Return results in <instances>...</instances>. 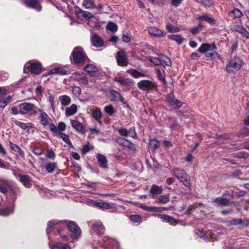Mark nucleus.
<instances>
[{"instance_id": "f257e3e1", "label": "nucleus", "mask_w": 249, "mask_h": 249, "mask_svg": "<svg viewBox=\"0 0 249 249\" xmlns=\"http://www.w3.org/2000/svg\"><path fill=\"white\" fill-rule=\"evenodd\" d=\"M58 225H67L68 229L71 232V236L73 239L77 238L81 234V230L78 225L74 222L50 221L48 222L46 229L47 234H49L50 232V228H58Z\"/></svg>"}, {"instance_id": "f03ea898", "label": "nucleus", "mask_w": 249, "mask_h": 249, "mask_svg": "<svg viewBox=\"0 0 249 249\" xmlns=\"http://www.w3.org/2000/svg\"><path fill=\"white\" fill-rule=\"evenodd\" d=\"M217 49L216 45L214 43H202L198 49L197 51L201 53H205L207 60H214L218 59L220 55L215 50Z\"/></svg>"}, {"instance_id": "7ed1b4c3", "label": "nucleus", "mask_w": 249, "mask_h": 249, "mask_svg": "<svg viewBox=\"0 0 249 249\" xmlns=\"http://www.w3.org/2000/svg\"><path fill=\"white\" fill-rule=\"evenodd\" d=\"M73 62L75 64H82L85 62L87 56L83 49L80 47H75L71 54Z\"/></svg>"}, {"instance_id": "20e7f679", "label": "nucleus", "mask_w": 249, "mask_h": 249, "mask_svg": "<svg viewBox=\"0 0 249 249\" xmlns=\"http://www.w3.org/2000/svg\"><path fill=\"white\" fill-rule=\"evenodd\" d=\"M149 61L156 66L161 65L165 67L166 66H171L172 63L170 59L164 54H160L158 57L150 56L149 59Z\"/></svg>"}, {"instance_id": "39448f33", "label": "nucleus", "mask_w": 249, "mask_h": 249, "mask_svg": "<svg viewBox=\"0 0 249 249\" xmlns=\"http://www.w3.org/2000/svg\"><path fill=\"white\" fill-rule=\"evenodd\" d=\"M23 71L25 73L30 72L31 74L37 75L42 71V65L38 62L33 63L29 62L25 65Z\"/></svg>"}, {"instance_id": "423d86ee", "label": "nucleus", "mask_w": 249, "mask_h": 249, "mask_svg": "<svg viewBox=\"0 0 249 249\" xmlns=\"http://www.w3.org/2000/svg\"><path fill=\"white\" fill-rule=\"evenodd\" d=\"M242 64L243 62L240 58L234 56L229 62L226 70L228 72L237 71L241 68Z\"/></svg>"}, {"instance_id": "0eeeda50", "label": "nucleus", "mask_w": 249, "mask_h": 249, "mask_svg": "<svg viewBox=\"0 0 249 249\" xmlns=\"http://www.w3.org/2000/svg\"><path fill=\"white\" fill-rule=\"evenodd\" d=\"M138 87L143 91H148L157 88L156 83L147 80H142L138 83Z\"/></svg>"}, {"instance_id": "6e6552de", "label": "nucleus", "mask_w": 249, "mask_h": 249, "mask_svg": "<svg viewBox=\"0 0 249 249\" xmlns=\"http://www.w3.org/2000/svg\"><path fill=\"white\" fill-rule=\"evenodd\" d=\"M103 243H102L101 246L104 247L107 249H118L119 243L114 239L106 236L104 237Z\"/></svg>"}, {"instance_id": "1a4fd4ad", "label": "nucleus", "mask_w": 249, "mask_h": 249, "mask_svg": "<svg viewBox=\"0 0 249 249\" xmlns=\"http://www.w3.org/2000/svg\"><path fill=\"white\" fill-rule=\"evenodd\" d=\"M117 64L120 66L125 67L128 64V59L125 52H118L116 56Z\"/></svg>"}, {"instance_id": "9d476101", "label": "nucleus", "mask_w": 249, "mask_h": 249, "mask_svg": "<svg viewBox=\"0 0 249 249\" xmlns=\"http://www.w3.org/2000/svg\"><path fill=\"white\" fill-rule=\"evenodd\" d=\"M114 81L123 86L131 87L134 86V82L132 79L124 76H116Z\"/></svg>"}, {"instance_id": "9b49d317", "label": "nucleus", "mask_w": 249, "mask_h": 249, "mask_svg": "<svg viewBox=\"0 0 249 249\" xmlns=\"http://www.w3.org/2000/svg\"><path fill=\"white\" fill-rule=\"evenodd\" d=\"M14 175L19 178V181L25 187L30 188L32 187V179L29 176L21 174H18L17 175L14 174Z\"/></svg>"}, {"instance_id": "f8f14e48", "label": "nucleus", "mask_w": 249, "mask_h": 249, "mask_svg": "<svg viewBox=\"0 0 249 249\" xmlns=\"http://www.w3.org/2000/svg\"><path fill=\"white\" fill-rule=\"evenodd\" d=\"M167 101L171 107L176 109L180 107L183 104V103L175 98L173 94H168Z\"/></svg>"}, {"instance_id": "ddd939ff", "label": "nucleus", "mask_w": 249, "mask_h": 249, "mask_svg": "<svg viewBox=\"0 0 249 249\" xmlns=\"http://www.w3.org/2000/svg\"><path fill=\"white\" fill-rule=\"evenodd\" d=\"M92 229L93 231L96 232L97 234L104 233L105 229L102 223L100 221H95L92 224Z\"/></svg>"}, {"instance_id": "4468645a", "label": "nucleus", "mask_w": 249, "mask_h": 249, "mask_svg": "<svg viewBox=\"0 0 249 249\" xmlns=\"http://www.w3.org/2000/svg\"><path fill=\"white\" fill-rule=\"evenodd\" d=\"M90 41L92 45L96 48L102 47L104 44L103 39L95 34L91 36Z\"/></svg>"}, {"instance_id": "2eb2a0df", "label": "nucleus", "mask_w": 249, "mask_h": 249, "mask_svg": "<svg viewBox=\"0 0 249 249\" xmlns=\"http://www.w3.org/2000/svg\"><path fill=\"white\" fill-rule=\"evenodd\" d=\"M19 108L20 114H25L33 110L35 108V106L31 103H24L19 105Z\"/></svg>"}, {"instance_id": "dca6fc26", "label": "nucleus", "mask_w": 249, "mask_h": 249, "mask_svg": "<svg viewBox=\"0 0 249 249\" xmlns=\"http://www.w3.org/2000/svg\"><path fill=\"white\" fill-rule=\"evenodd\" d=\"M173 174L175 176L179 181H182V179L186 178L187 174L186 172L183 169L178 168H174L173 170Z\"/></svg>"}, {"instance_id": "f3484780", "label": "nucleus", "mask_w": 249, "mask_h": 249, "mask_svg": "<svg viewBox=\"0 0 249 249\" xmlns=\"http://www.w3.org/2000/svg\"><path fill=\"white\" fill-rule=\"evenodd\" d=\"M71 127L77 132L83 133L84 127L83 124L77 120H70Z\"/></svg>"}, {"instance_id": "a211bd4d", "label": "nucleus", "mask_w": 249, "mask_h": 249, "mask_svg": "<svg viewBox=\"0 0 249 249\" xmlns=\"http://www.w3.org/2000/svg\"><path fill=\"white\" fill-rule=\"evenodd\" d=\"M148 33L152 36L156 37H161L164 36L162 30L155 27H150L148 28Z\"/></svg>"}, {"instance_id": "6ab92c4d", "label": "nucleus", "mask_w": 249, "mask_h": 249, "mask_svg": "<svg viewBox=\"0 0 249 249\" xmlns=\"http://www.w3.org/2000/svg\"><path fill=\"white\" fill-rule=\"evenodd\" d=\"M24 3L29 8L34 9L37 11L41 10V6L37 0H25Z\"/></svg>"}, {"instance_id": "aec40b11", "label": "nucleus", "mask_w": 249, "mask_h": 249, "mask_svg": "<svg viewBox=\"0 0 249 249\" xmlns=\"http://www.w3.org/2000/svg\"><path fill=\"white\" fill-rule=\"evenodd\" d=\"M197 19L200 21H205L211 25H214L216 23V20L211 15L209 14H204L197 18Z\"/></svg>"}, {"instance_id": "412c9836", "label": "nucleus", "mask_w": 249, "mask_h": 249, "mask_svg": "<svg viewBox=\"0 0 249 249\" xmlns=\"http://www.w3.org/2000/svg\"><path fill=\"white\" fill-rule=\"evenodd\" d=\"M50 249H71L69 244L57 242L53 244H49Z\"/></svg>"}, {"instance_id": "4be33fe9", "label": "nucleus", "mask_w": 249, "mask_h": 249, "mask_svg": "<svg viewBox=\"0 0 249 249\" xmlns=\"http://www.w3.org/2000/svg\"><path fill=\"white\" fill-rule=\"evenodd\" d=\"M40 112L38 118L40 120V123L44 126L47 125L49 124V120L50 119L49 116L45 112H43L42 110L39 109Z\"/></svg>"}, {"instance_id": "5701e85b", "label": "nucleus", "mask_w": 249, "mask_h": 249, "mask_svg": "<svg viewBox=\"0 0 249 249\" xmlns=\"http://www.w3.org/2000/svg\"><path fill=\"white\" fill-rule=\"evenodd\" d=\"M162 191L163 189L162 187L154 184L151 186L149 192L150 194L152 196V198H154L155 196L158 194H161Z\"/></svg>"}, {"instance_id": "b1692460", "label": "nucleus", "mask_w": 249, "mask_h": 249, "mask_svg": "<svg viewBox=\"0 0 249 249\" xmlns=\"http://www.w3.org/2000/svg\"><path fill=\"white\" fill-rule=\"evenodd\" d=\"M159 217L162 219V221L168 223L171 225H175L177 224V220L170 216L165 214H160Z\"/></svg>"}, {"instance_id": "393cba45", "label": "nucleus", "mask_w": 249, "mask_h": 249, "mask_svg": "<svg viewBox=\"0 0 249 249\" xmlns=\"http://www.w3.org/2000/svg\"><path fill=\"white\" fill-rule=\"evenodd\" d=\"M8 187L13 193V197L12 199L13 202H14L17 199V194L19 192V189L16 186V183L13 181H12L10 183L9 185L8 186Z\"/></svg>"}, {"instance_id": "a878e982", "label": "nucleus", "mask_w": 249, "mask_h": 249, "mask_svg": "<svg viewBox=\"0 0 249 249\" xmlns=\"http://www.w3.org/2000/svg\"><path fill=\"white\" fill-rule=\"evenodd\" d=\"M77 17L79 19L87 18L89 19L93 17V16L89 12L83 11L80 9L76 12Z\"/></svg>"}, {"instance_id": "bb28decb", "label": "nucleus", "mask_w": 249, "mask_h": 249, "mask_svg": "<svg viewBox=\"0 0 249 249\" xmlns=\"http://www.w3.org/2000/svg\"><path fill=\"white\" fill-rule=\"evenodd\" d=\"M213 202L214 203V205L216 206H226L229 203V201L228 199L223 197H217L214 199Z\"/></svg>"}, {"instance_id": "cd10ccee", "label": "nucleus", "mask_w": 249, "mask_h": 249, "mask_svg": "<svg viewBox=\"0 0 249 249\" xmlns=\"http://www.w3.org/2000/svg\"><path fill=\"white\" fill-rule=\"evenodd\" d=\"M195 232L197 235L200 236V237H203L206 241H210V240L213 238L211 232H207L204 233L203 231L196 229Z\"/></svg>"}, {"instance_id": "c85d7f7f", "label": "nucleus", "mask_w": 249, "mask_h": 249, "mask_svg": "<svg viewBox=\"0 0 249 249\" xmlns=\"http://www.w3.org/2000/svg\"><path fill=\"white\" fill-rule=\"evenodd\" d=\"M77 111V107L75 104H72L70 107L65 109V114L67 116H72Z\"/></svg>"}, {"instance_id": "c756f323", "label": "nucleus", "mask_w": 249, "mask_h": 249, "mask_svg": "<svg viewBox=\"0 0 249 249\" xmlns=\"http://www.w3.org/2000/svg\"><path fill=\"white\" fill-rule=\"evenodd\" d=\"M97 159L99 165L103 168L107 167V160L105 156L98 154L97 155Z\"/></svg>"}, {"instance_id": "7c9ffc66", "label": "nucleus", "mask_w": 249, "mask_h": 249, "mask_svg": "<svg viewBox=\"0 0 249 249\" xmlns=\"http://www.w3.org/2000/svg\"><path fill=\"white\" fill-rule=\"evenodd\" d=\"M229 16L233 19L239 18L243 16L242 12L238 8H234L229 13Z\"/></svg>"}, {"instance_id": "2f4dec72", "label": "nucleus", "mask_w": 249, "mask_h": 249, "mask_svg": "<svg viewBox=\"0 0 249 249\" xmlns=\"http://www.w3.org/2000/svg\"><path fill=\"white\" fill-rule=\"evenodd\" d=\"M95 207H97L102 210H107L112 208V206L109 203L104 201H96Z\"/></svg>"}, {"instance_id": "473e14b6", "label": "nucleus", "mask_w": 249, "mask_h": 249, "mask_svg": "<svg viewBox=\"0 0 249 249\" xmlns=\"http://www.w3.org/2000/svg\"><path fill=\"white\" fill-rule=\"evenodd\" d=\"M92 116L97 121H100L101 119L102 115L101 110L100 108L96 107L92 110Z\"/></svg>"}, {"instance_id": "72a5a7b5", "label": "nucleus", "mask_w": 249, "mask_h": 249, "mask_svg": "<svg viewBox=\"0 0 249 249\" xmlns=\"http://www.w3.org/2000/svg\"><path fill=\"white\" fill-rule=\"evenodd\" d=\"M82 6L86 9H92L96 7L94 0H84L82 2Z\"/></svg>"}, {"instance_id": "f704fd0d", "label": "nucleus", "mask_w": 249, "mask_h": 249, "mask_svg": "<svg viewBox=\"0 0 249 249\" xmlns=\"http://www.w3.org/2000/svg\"><path fill=\"white\" fill-rule=\"evenodd\" d=\"M9 144L10 146V148L14 151L15 152H17L18 155L21 157H23L24 156V152L21 150V148L17 144L12 143V142H9Z\"/></svg>"}, {"instance_id": "c9c22d12", "label": "nucleus", "mask_w": 249, "mask_h": 249, "mask_svg": "<svg viewBox=\"0 0 249 249\" xmlns=\"http://www.w3.org/2000/svg\"><path fill=\"white\" fill-rule=\"evenodd\" d=\"M0 94V108H4L11 100V96H8L6 99Z\"/></svg>"}, {"instance_id": "e433bc0d", "label": "nucleus", "mask_w": 249, "mask_h": 249, "mask_svg": "<svg viewBox=\"0 0 249 249\" xmlns=\"http://www.w3.org/2000/svg\"><path fill=\"white\" fill-rule=\"evenodd\" d=\"M168 37L169 38L176 41L178 44H181L185 40V38L180 35H172L168 36Z\"/></svg>"}, {"instance_id": "4c0bfd02", "label": "nucleus", "mask_w": 249, "mask_h": 249, "mask_svg": "<svg viewBox=\"0 0 249 249\" xmlns=\"http://www.w3.org/2000/svg\"><path fill=\"white\" fill-rule=\"evenodd\" d=\"M45 168L48 173H52L57 168V163L48 162L46 164Z\"/></svg>"}, {"instance_id": "58836bf2", "label": "nucleus", "mask_w": 249, "mask_h": 249, "mask_svg": "<svg viewBox=\"0 0 249 249\" xmlns=\"http://www.w3.org/2000/svg\"><path fill=\"white\" fill-rule=\"evenodd\" d=\"M14 211V206L11 208H5L0 209V215L7 216L12 213Z\"/></svg>"}, {"instance_id": "ea45409f", "label": "nucleus", "mask_w": 249, "mask_h": 249, "mask_svg": "<svg viewBox=\"0 0 249 249\" xmlns=\"http://www.w3.org/2000/svg\"><path fill=\"white\" fill-rule=\"evenodd\" d=\"M15 123L19 127H20L21 129H22L23 130H25L28 128H31L33 127V124L31 123L25 124L24 123L19 122L18 121H15Z\"/></svg>"}, {"instance_id": "a19ab883", "label": "nucleus", "mask_w": 249, "mask_h": 249, "mask_svg": "<svg viewBox=\"0 0 249 249\" xmlns=\"http://www.w3.org/2000/svg\"><path fill=\"white\" fill-rule=\"evenodd\" d=\"M67 71L62 68H56L51 71V74H58L60 75H66L67 74Z\"/></svg>"}, {"instance_id": "79ce46f5", "label": "nucleus", "mask_w": 249, "mask_h": 249, "mask_svg": "<svg viewBox=\"0 0 249 249\" xmlns=\"http://www.w3.org/2000/svg\"><path fill=\"white\" fill-rule=\"evenodd\" d=\"M127 72L131 74V75L135 78L143 77L145 76V74L144 73H142L136 70L128 71Z\"/></svg>"}, {"instance_id": "37998d69", "label": "nucleus", "mask_w": 249, "mask_h": 249, "mask_svg": "<svg viewBox=\"0 0 249 249\" xmlns=\"http://www.w3.org/2000/svg\"><path fill=\"white\" fill-rule=\"evenodd\" d=\"M62 140L69 145H71V141L70 140L69 136L62 132H60L58 134Z\"/></svg>"}, {"instance_id": "c03bdc74", "label": "nucleus", "mask_w": 249, "mask_h": 249, "mask_svg": "<svg viewBox=\"0 0 249 249\" xmlns=\"http://www.w3.org/2000/svg\"><path fill=\"white\" fill-rule=\"evenodd\" d=\"M123 146L127 147L134 152H136L137 151V149L135 144L127 140H126L125 142L124 143Z\"/></svg>"}, {"instance_id": "a18cd8bd", "label": "nucleus", "mask_w": 249, "mask_h": 249, "mask_svg": "<svg viewBox=\"0 0 249 249\" xmlns=\"http://www.w3.org/2000/svg\"><path fill=\"white\" fill-rule=\"evenodd\" d=\"M14 86L10 85L8 87H0V93H7V92H13L14 90L13 89Z\"/></svg>"}, {"instance_id": "49530a36", "label": "nucleus", "mask_w": 249, "mask_h": 249, "mask_svg": "<svg viewBox=\"0 0 249 249\" xmlns=\"http://www.w3.org/2000/svg\"><path fill=\"white\" fill-rule=\"evenodd\" d=\"M59 100L61 104L65 106L68 105L71 102L70 98L66 95L61 96Z\"/></svg>"}, {"instance_id": "de8ad7c7", "label": "nucleus", "mask_w": 249, "mask_h": 249, "mask_svg": "<svg viewBox=\"0 0 249 249\" xmlns=\"http://www.w3.org/2000/svg\"><path fill=\"white\" fill-rule=\"evenodd\" d=\"M233 156L235 158H245L247 159L249 157V154L247 152L240 151L237 152L236 153H234L232 154Z\"/></svg>"}, {"instance_id": "09e8293b", "label": "nucleus", "mask_w": 249, "mask_h": 249, "mask_svg": "<svg viewBox=\"0 0 249 249\" xmlns=\"http://www.w3.org/2000/svg\"><path fill=\"white\" fill-rule=\"evenodd\" d=\"M159 201L163 204H166L170 201L169 195H161L158 198Z\"/></svg>"}, {"instance_id": "8fccbe9b", "label": "nucleus", "mask_w": 249, "mask_h": 249, "mask_svg": "<svg viewBox=\"0 0 249 249\" xmlns=\"http://www.w3.org/2000/svg\"><path fill=\"white\" fill-rule=\"evenodd\" d=\"M166 29L171 33H177L179 31V29L178 27L171 24H168L166 26Z\"/></svg>"}, {"instance_id": "3c124183", "label": "nucleus", "mask_w": 249, "mask_h": 249, "mask_svg": "<svg viewBox=\"0 0 249 249\" xmlns=\"http://www.w3.org/2000/svg\"><path fill=\"white\" fill-rule=\"evenodd\" d=\"M157 72V76L159 79L163 83H165L166 80L164 77V74H163L164 70H160V69H156Z\"/></svg>"}, {"instance_id": "603ef678", "label": "nucleus", "mask_w": 249, "mask_h": 249, "mask_svg": "<svg viewBox=\"0 0 249 249\" xmlns=\"http://www.w3.org/2000/svg\"><path fill=\"white\" fill-rule=\"evenodd\" d=\"M85 70L88 73L95 72L97 69L96 66L93 64L88 65L85 67Z\"/></svg>"}, {"instance_id": "864d4df0", "label": "nucleus", "mask_w": 249, "mask_h": 249, "mask_svg": "<svg viewBox=\"0 0 249 249\" xmlns=\"http://www.w3.org/2000/svg\"><path fill=\"white\" fill-rule=\"evenodd\" d=\"M76 80L79 81V82L83 84H87L88 83V80L87 78L83 75L78 74H76Z\"/></svg>"}, {"instance_id": "5fc2aeb1", "label": "nucleus", "mask_w": 249, "mask_h": 249, "mask_svg": "<svg viewBox=\"0 0 249 249\" xmlns=\"http://www.w3.org/2000/svg\"><path fill=\"white\" fill-rule=\"evenodd\" d=\"M149 146L153 150H155L159 147V142L156 140H151L149 142Z\"/></svg>"}, {"instance_id": "6e6d98bb", "label": "nucleus", "mask_w": 249, "mask_h": 249, "mask_svg": "<svg viewBox=\"0 0 249 249\" xmlns=\"http://www.w3.org/2000/svg\"><path fill=\"white\" fill-rule=\"evenodd\" d=\"M28 91L30 92H33L35 91L36 93H42L43 91L42 88L41 86H37L36 88L32 87L28 89Z\"/></svg>"}, {"instance_id": "4d7b16f0", "label": "nucleus", "mask_w": 249, "mask_h": 249, "mask_svg": "<svg viewBox=\"0 0 249 249\" xmlns=\"http://www.w3.org/2000/svg\"><path fill=\"white\" fill-rule=\"evenodd\" d=\"M107 28L109 31L114 32L118 29L117 25L113 22H109L107 25Z\"/></svg>"}, {"instance_id": "13d9d810", "label": "nucleus", "mask_w": 249, "mask_h": 249, "mask_svg": "<svg viewBox=\"0 0 249 249\" xmlns=\"http://www.w3.org/2000/svg\"><path fill=\"white\" fill-rule=\"evenodd\" d=\"M242 220L240 218L233 219L227 222V225H237L242 224Z\"/></svg>"}, {"instance_id": "bf43d9fd", "label": "nucleus", "mask_w": 249, "mask_h": 249, "mask_svg": "<svg viewBox=\"0 0 249 249\" xmlns=\"http://www.w3.org/2000/svg\"><path fill=\"white\" fill-rule=\"evenodd\" d=\"M104 111L109 115H112L114 113V108L111 105L106 106L104 108Z\"/></svg>"}, {"instance_id": "052dcab7", "label": "nucleus", "mask_w": 249, "mask_h": 249, "mask_svg": "<svg viewBox=\"0 0 249 249\" xmlns=\"http://www.w3.org/2000/svg\"><path fill=\"white\" fill-rule=\"evenodd\" d=\"M203 27L202 24L199 23L197 26L192 28L190 29V32L193 35L197 34L199 30Z\"/></svg>"}, {"instance_id": "680f3d73", "label": "nucleus", "mask_w": 249, "mask_h": 249, "mask_svg": "<svg viewBox=\"0 0 249 249\" xmlns=\"http://www.w3.org/2000/svg\"><path fill=\"white\" fill-rule=\"evenodd\" d=\"M93 149V146L90 145L89 144H85L82 149V153L83 154H85L86 153L89 152L90 150Z\"/></svg>"}, {"instance_id": "e2e57ef3", "label": "nucleus", "mask_w": 249, "mask_h": 249, "mask_svg": "<svg viewBox=\"0 0 249 249\" xmlns=\"http://www.w3.org/2000/svg\"><path fill=\"white\" fill-rule=\"evenodd\" d=\"M129 219L134 222L141 223V217L138 215H131L129 216Z\"/></svg>"}, {"instance_id": "0e129e2a", "label": "nucleus", "mask_w": 249, "mask_h": 249, "mask_svg": "<svg viewBox=\"0 0 249 249\" xmlns=\"http://www.w3.org/2000/svg\"><path fill=\"white\" fill-rule=\"evenodd\" d=\"M48 125H49L50 130L54 134L57 135L60 132L53 124H49Z\"/></svg>"}, {"instance_id": "69168bd1", "label": "nucleus", "mask_w": 249, "mask_h": 249, "mask_svg": "<svg viewBox=\"0 0 249 249\" xmlns=\"http://www.w3.org/2000/svg\"><path fill=\"white\" fill-rule=\"evenodd\" d=\"M128 132V135H129L131 137L133 138H136L137 135L135 131V129L134 127H131L129 128L128 130H127Z\"/></svg>"}, {"instance_id": "338daca9", "label": "nucleus", "mask_w": 249, "mask_h": 249, "mask_svg": "<svg viewBox=\"0 0 249 249\" xmlns=\"http://www.w3.org/2000/svg\"><path fill=\"white\" fill-rule=\"evenodd\" d=\"M59 132H62L66 130V126L64 123L60 122L58 124V127L57 128Z\"/></svg>"}, {"instance_id": "774afa93", "label": "nucleus", "mask_w": 249, "mask_h": 249, "mask_svg": "<svg viewBox=\"0 0 249 249\" xmlns=\"http://www.w3.org/2000/svg\"><path fill=\"white\" fill-rule=\"evenodd\" d=\"M55 154L52 150H48L46 154V157L50 159H53L55 158Z\"/></svg>"}]
</instances>
